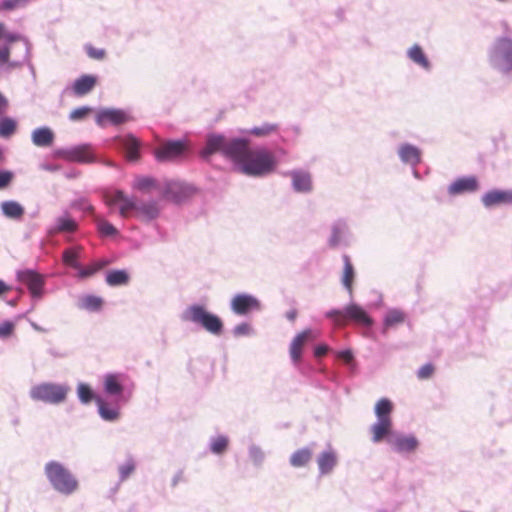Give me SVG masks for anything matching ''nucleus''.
Returning a JSON list of instances; mask_svg holds the SVG:
<instances>
[{"label": "nucleus", "mask_w": 512, "mask_h": 512, "mask_svg": "<svg viewBox=\"0 0 512 512\" xmlns=\"http://www.w3.org/2000/svg\"><path fill=\"white\" fill-rule=\"evenodd\" d=\"M243 151L235 159L241 171L249 176H262L272 172L276 161L273 154L265 149L251 150L244 140Z\"/></svg>", "instance_id": "obj_1"}, {"label": "nucleus", "mask_w": 512, "mask_h": 512, "mask_svg": "<svg viewBox=\"0 0 512 512\" xmlns=\"http://www.w3.org/2000/svg\"><path fill=\"white\" fill-rule=\"evenodd\" d=\"M44 470L46 477L56 491L70 495L78 490V480L60 462L50 461L45 465Z\"/></svg>", "instance_id": "obj_2"}, {"label": "nucleus", "mask_w": 512, "mask_h": 512, "mask_svg": "<svg viewBox=\"0 0 512 512\" xmlns=\"http://www.w3.org/2000/svg\"><path fill=\"white\" fill-rule=\"evenodd\" d=\"M243 142L244 140L242 139L229 140L223 135L211 134L207 137L206 145L201 151V156L207 158L212 154L221 153L234 162L244 149Z\"/></svg>", "instance_id": "obj_3"}, {"label": "nucleus", "mask_w": 512, "mask_h": 512, "mask_svg": "<svg viewBox=\"0 0 512 512\" xmlns=\"http://www.w3.org/2000/svg\"><path fill=\"white\" fill-rule=\"evenodd\" d=\"M326 317L338 327H344L349 322L363 327H371L373 325V320L368 313L361 306L355 303L347 305L342 310H330L326 313Z\"/></svg>", "instance_id": "obj_4"}, {"label": "nucleus", "mask_w": 512, "mask_h": 512, "mask_svg": "<svg viewBox=\"0 0 512 512\" xmlns=\"http://www.w3.org/2000/svg\"><path fill=\"white\" fill-rule=\"evenodd\" d=\"M184 319L201 325L206 331L214 335H220L223 330L222 320L200 305L190 306L185 311Z\"/></svg>", "instance_id": "obj_5"}, {"label": "nucleus", "mask_w": 512, "mask_h": 512, "mask_svg": "<svg viewBox=\"0 0 512 512\" xmlns=\"http://www.w3.org/2000/svg\"><path fill=\"white\" fill-rule=\"evenodd\" d=\"M68 392V386L55 383H41L31 388L30 396L36 401L59 404L65 401Z\"/></svg>", "instance_id": "obj_6"}, {"label": "nucleus", "mask_w": 512, "mask_h": 512, "mask_svg": "<svg viewBox=\"0 0 512 512\" xmlns=\"http://www.w3.org/2000/svg\"><path fill=\"white\" fill-rule=\"evenodd\" d=\"M493 66L502 72L512 71V39L508 37L498 38L489 54Z\"/></svg>", "instance_id": "obj_7"}, {"label": "nucleus", "mask_w": 512, "mask_h": 512, "mask_svg": "<svg viewBox=\"0 0 512 512\" xmlns=\"http://www.w3.org/2000/svg\"><path fill=\"white\" fill-rule=\"evenodd\" d=\"M187 151V144L181 140L162 142L154 150V156L159 162L173 161Z\"/></svg>", "instance_id": "obj_8"}, {"label": "nucleus", "mask_w": 512, "mask_h": 512, "mask_svg": "<svg viewBox=\"0 0 512 512\" xmlns=\"http://www.w3.org/2000/svg\"><path fill=\"white\" fill-rule=\"evenodd\" d=\"M319 335L320 332L316 329H305L293 338L290 344L289 353L294 363L300 362L304 346L316 340Z\"/></svg>", "instance_id": "obj_9"}, {"label": "nucleus", "mask_w": 512, "mask_h": 512, "mask_svg": "<svg viewBox=\"0 0 512 512\" xmlns=\"http://www.w3.org/2000/svg\"><path fill=\"white\" fill-rule=\"evenodd\" d=\"M17 279L28 288L33 297L40 298L42 296L45 282L41 274L33 270L19 271Z\"/></svg>", "instance_id": "obj_10"}, {"label": "nucleus", "mask_w": 512, "mask_h": 512, "mask_svg": "<svg viewBox=\"0 0 512 512\" xmlns=\"http://www.w3.org/2000/svg\"><path fill=\"white\" fill-rule=\"evenodd\" d=\"M62 157L71 162L91 163L95 156L93 149L88 144L72 147L62 152Z\"/></svg>", "instance_id": "obj_11"}, {"label": "nucleus", "mask_w": 512, "mask_h": 512, "mask_svg": "<svg viewBox=\"0 0 512 512\" xmlns=\"http://www.w3.org/2000/svg\"><path fill=\"white\" fill-rule=\"evenodd\" d=\"M232 310L238 315H245L260 308L259 301L252 295L237 294L231 301Z\"/></svg>", "instance_id": "obj_12"}, {"label": "nucleus", "mask_w": 512, "mask_h": 512, "mask_svg": "<svg viewBox=\"0 0 512 512\" xmlns=\"http://www.w3.org/2000/svg\"><path fill=\"white\" fill-rule=\"evenodd\" d=\"M131 118L124 111L119 109H104L96 116V123L99 126H106L108 123L120 125L130 121Z\"/></svg>", "instance_id": "obj_13"}, {"label": "nucleus", "mask_w": 512, "mask_h": 512, "mask_svg": "<svg viewBox=\"0 0 512 512\" xmlns=\"http://www.w3.org/2000/svg\"><path fill=\"white\" fill-rule=\"evenodd\" d=\"M479 188L478 180L474 176L462 177L455 180L449 187L450 195H458L467 192H474Z\"/></svg>", "instance_id": "obj_14"}, {"label": "nucleus", "mask_w": 512, "mask_h": 512, "mask_svg": "<svg viewBox=\"0 0 512 512\" xmlns=\"http://www.w3.org/2000/svg\"><path fill=\"white\" fill-rule=\"evenodd\" d=\"M393 423L392 420H378L370 427L372 434V441L379 443L386 439L389 442V438H393L392 434Z\"/></svg>", "instance_id": "obj_15"}, {"label": "nucleus", "mask_w": 512, "mask_h": 512, "mask_svg": "<svg viewBox=\"0 0 512 512\" xmlns=\"http://www.w3.org/2000/svg\"><path fill=\"white\" fill-rule=\"evenodd\" d=\"M482 202L486 207H492L499 204L512 203V190H492L482 197Z\"/></svg>", "instance_id": "obj_16"}, {"label": "nucleus", "mask_w": 512, "mask_h": 512, "mask_svg": "<svg viewBox=\"0 0 512 512\" xmlns=\"http://www.w3.org/2000/svg\"><path fill=\"white\" fill-rule=\"evenodd\" d=\"M389 443L398 452H413L418 447V440L412 435H394L389 438Z\"/></svg>", "instance_id": "obj_17"}, {"label": "nucleus", "mask_w": 512, "mask_h": 512, "mask_svg": "<svg viewBox=\"0 0 512 512\" xmlns=\"http://www.w3.org/2000/svg\"><path fill=\"white\" fill-rule=\"evenodd\" d=\"M78 229L77 222L68 214L58 217L55 225L49 230L51 235L60 233H74Z\"/></svg>", "instance_id": "obj_18"}, {"label": "nucleus", "mask_w": 512, "mask_h": 512, "mask_svg": "<svg viewBox=\"0 0 512 512\" xmlns=\"http://www.w3.org/2000/svg\"><path fill=\"white\" fill-rule=\"evenodd\" d=\"M129 161H136L139 158L140 141L133 135H125L119 139Z\"/></svg>", "instance_id": "obj_19"}, {"label": "nucleus", "mask_w": 512, "mask_h": 512, "mask_svg": "<svg viewBox=\"0 0 512 512\" xmlns=\"http://www.w3.org/2000/svg\"><path fill=\"white\" fill-rule=\"evenodd\" d=\"M163 196L170 201L179 203L186 197V188L180 182L169 181L163 188Z\"/></svg>", "instance_id": "obj_20"}, {"label": "nucleus", "mask_w": 512, "mask_h": 512, "mask_svg": "<svg viewBox=\"0 0 512 512\" xmlns=\"http://www.w3.org/2000/svg\"><path fill=\"white\" fill-rule=\"evenodd\" d=\"M31 139L37 147H49L53 144L55 135L50 128L40 127L32 132Z\"/></svg>", "instance_id": "obj_21"}, {"label": "nucleus", "mask_w": 512, "mask_h": 512, "mask_svg": "<svg viewBox=\"0 0 512 512\" xmlns=\"http://www.w3.org/2000/svg\"><path fill=\"white\" fill-rule=\"evenodd\" d=\"M97 83V77L94 75H82L75 80L73 92L77 96H84L94 89Z\"/></svg>", "instance_id": "obj_22"}, {"label": "nucleus", "mask_w": 512, "mask_h": 512, "mask_svg": "<svg viewBox=\"0 0 512 512\" xmlns=\"http://www.w3.org/2000/svg\"><path fill=\"white\" fill-rule=\"evenodd\" d=\"M0 208L5 217L16 221H20L25 213L24 207L13 200L3 201Z\"/></svg>", "instance_id": "obj_23"}, {"label": "nucleus", "mask_w": 512, "mask_h": 512, "mask_svg": "<svg viewBox=\"0 0 512 512\" xmlns=\"http://www.w3.org/2000/svg\"><path fill=\"white\" fill-rule=\"evenodd\" d=\"M293 187L298 192H309L312 189L311 176L308 173L294 171L291 173Z\"/></svg>", "instance_id": "obj_24"}, {"label": "nucleus", "mask_w": 512, "mask_h": 512, "mask_svg": "<svg viewBox=\"0 0 512 512\" xmlns=\"http://www.w3.org/2000/svg\"><path fill=\"white\" fill-rule=\"evenodd\" d=\"M159 207L157 202L149 201L146 203H137L136 214L143 220H152L159 214Z\"/></svg>", "instance_id": "obj_25"}, {"label": "nucleus", "mask_w": 512, "mask_h": 512, "mask_svg": "<svg viewBox=\"0 0 512 512\" xmlns=\"http://www.w3.org/2000/svg\"><path fill=\"white\" fill-rule=\"evenodd\" d=\"M392 402L387 398H381L375 405V414L378 420H392Z\"/></svg>", "instance_id": "obj_26"}, {"label": "nucleus", "mask_w": 512, "mask_h": 512, "mask_svg": "<svg viewBox=\"0 0 512 512\" xmlns=\"http://www.w3.org/2000/svg\"><path fill=\"white\" fill-rule=\"evenodd\" d=\"M399 155L406 163L415 165L420 162V151L412 145H403L399 150Z\"/></svg>", "instance_id": "obj_27"}, {"label": "nucleus", "mask_w": 512, "mask_h": 512, "mask_svg": "<svg viewBox=\"0 0 512 512\" xmlns=\"http://www.w3.org/2000/svg\"><path fill=\"white\" fill-rule=\"evenodd\" d=\"M104 389L110 395H120L123 392V386L118 375L108 374L104 379Z\"/></svg>", "instance_id": "obj_28"}, {"label": "nucleus", "mask_w": 512, "mask_h": 512, "mask_svg": "<svg viewBox=\"0 0 512 512\" xmlns=\"http://www.w3.org/2000/svg\"><path fill=\"white\" fill-rule=\"evenodd\" d=\"M343 262H344V270H343V276H342V283L345 286V288L349 291V293H352V284L354 280V268L350 261L349 256L344 255L343 256Z\"/></svg>", "instance_id": "obj_29"}, {"label": "nucleus", "mask_w": 512, "mask_h": 512, "mask_svg": "<svg viewBox=\"0 0 512 512\" xmlns=\"http://www.w3.org/2000/svg\"><path fill=\"white\" fill-rule=\"evenodd\" d=\"M312 458V451L308 448H303L295 451L290 457V464L293 467H303Z\"/></svg>", "instance_id": "obj_30"}, {"label": "nucleus", "mask_w": 512, "mask_h": 512, "mask_svg": "<svg viewBox=\"0 0 512 512\" xmlns=\"http://www.w3.org/2000/svg\"><path fill=\"white\" fill-rule=\"evenodd\" d=\"M336 461V455L333 452L329 451L322 453L317 460L321 473H329L336 465Z\"/></svg>", "instance_id": "obj_31"}, {"label": "nucleus", "mask_w": 512, "mask_h": 512, "mask_svg": "<svg viewBox=\"0 0 512 512\" xmlns=\"http://www.w3.org/2000/svg\"><path fill=\"white\" fill-rule=\"evenodd\" d=\"M129 275L125 270H112L106 276V282L110 286L126 285Z\"/></svg>", "instance_id": "obj_32"}, {"label": "nucleus", "mask_w": 512, "mask_h": 512, "mask_svg": "<svg viewBox=\"0 0 512 512\" xmlns=\"http://www.w3.org/2000/svg\"><path fill=\"white\" fill-rule=\"evenodd\" d=\"M97 404H98V408H99V413L101 415V417L104 419V420H107V421H114L116 419H118L119 417V411L116 409V408H112L110 407L104 400H102L101 398H95Z\"/></svg>", "instance_id": "obj_33"}, {"label": "nucleus", "mask_w": 512, "mask_h": 512, "mask_svg": "<svg viewBox=\"0 0 512 512\" xmlns=\"http://www.w3.org/2000/svg\"><path fill=\"white\" fill-rule=\"evenodd\" d=\"M405 321V314L400 310H390L384 318V332L391 327H395Z\"/></svg>", "instance_id": "obj_34"}, {"label": "nucleus", "mask_w": 512, "mask_h": 512, "mask_svg": "<svg viewBox=\"0 0 512 512\" xmlns=\"http://www.w3.org/2000/svg\"><path fill=\"white\" fill-rule=\"evenodd\" d=\"M103 300L94 295H87L81 298L80 307L88 311H99L102 308Z\"/></svg>", "instance_id": "obj_35"}, {"label": "nucleus", "mask_w": 512, "mask_h": 512, "mask_svg": "<svg viewBox=\"0 0 512 512\" xmlns=\"http://www.w3.org/2000/svg\"><path fill=\"white\" fill-rule=\"evenodd\" d=\"M17 130V122L10 117L0 119V137L9 138Z\"/></svg>", "instance_id": "obj_36"}, {"label": "nucleus", "mask_w": 512, "mask_h": 512, "mask_svg": "<svg viewBox=\"0 0 512 512\" xmlns=\"http://www.w3.org/2000/svg\"><path fill=\"white\" fill-rule=\"evenodd\" d=\"M408 55L413 62L417 63L423 68L427 69L429 67V61L420 46H412L408 52Z\"/></svg>", "instance_id": "obj_37"}, {"label": "nucleus", "mask_w": 512, "mask_h": 512, "mask_svg": "<svg viewBox=\"0 0 512 512\" xmlns=\"http://www.w3.org/2000/svg\"><path fill=\"white\" fill-rule=\"evenodd\" d=\"M80 250H81V248L66 249L63 252V257H62L64 264H66L72 268L79 269L80 265L77 260L79 258Z\"/></svg>", "instance_id": "obj_38"}, {"label": "nucleus", "mask_w": 512, "mask_h": 512, "mask_svg": "<svg viewBox=\"0 0 512 512\" xmlns=\"http://www.w3.org/2000/svg\"><path fill=\"white\" fill-rule=\"evenodd\" d=\"M277 130V124L265 123L262 126L252 128L250 133L257 137H265L276 132Z\"/></svg>", "instance_id": "obj_39"}, {"label": "nucleus", "mask_w": 512, "mask_h": 512, "mask_svg": "<svg viewBox=\"0 0 512 512\" xmlns=\"http://www.w3.org/2000/svg\"><path fill=\"white\" fill-rule=\"evenodd\" d=\"M97 229L103 236H114L117 234V229L108 221L97 218L96 219Z\"/></svg>", "instance_id": "obj_40"}, {"label": "nucleus", "mask_w": 512, "mask_h": 512, "mask_svg": "<svg viewBox=\"0 0 512 512\" xmlns=\"http://www.w3.org/2000/svg\"><path fill=\"white\" fill-rule=\"evenodd\" d=\"M136 207H137V202H135L132 199L125 196V198L120 203V208H119L120 215L123 218H127L130 216V213L132 211L136 212Z\"/></svg>", "instance_id": "obj_41"}, {"label": "nucleus", "mask_w": 512, "mask_h": 512, "mask_svg": "<svg viewBox=\"0 0 512 512\" xmlns=\"http://www.w3.org/2000/svg\"><path fill=\"white\" fill-rule=\"evenodd\" d=\"M106 264H107V262H105V261H97L83 269H80L79 276L81 278L90 277V276L94 275L96 272H98L99 270H101L102 268H104Z\"/></svg>", "instance_id": "obj_42"}, {"label": "nucleus", "mask_w": 512, "mask_h": 512, "mask_svg": "<svg viewBox=\"0 0 512 512\" xmlns=\"http://www.w3.org/2000/svg\"><path fill=\"white\" fill-rule=\"evenodd\" d=\"M228 447V439L224 436H219L212 440L211 451L215 454H222Z\"/></svg>", "instance_id": "obj_43"}, {"label": "nucleus", "mask_w": 512, "mask_h": 512, "mask_svg": "<svg viewBox=\"0 0 512 512\" xmlns=\"http://www.w3.org/2000/svg\"><path fill=\"white\" fill-rule=\"evenodd\" d=\"M77 391H78L79 399L83 403H89L90 401H92L95 398L93 391L87 384H83V383L80 384L78 386Z\"/></svg>", "instance_id": "obj_44"}, {"label": "nucleus", "mask_w": 512, "mask_h": 512, "mask_svg": "<svg viewBox=\"0 0 512 512\" xmlns=\"http://www.w3.org/2000/svg\"><path fill=\"white\" fill-rule=\"evenodd\" d=\"M135 188L140 191H149L156 188V182L152 178L142 177L136 180Z\"/></svg>", "instance_id": "obj_45"}, {"label": "nucleus", "mask_w": 512, "mask_h": 512, "mask_svg": "<svg viewBox=\"0 0 512 512\" xmlns=\"http://www.w3.org/2000/svg\"><path fill=\"white\" fill-rule=\"evenodd\" d=\"M91 108L89 107H79L71 111L69 118L72 121H80L87 117L91 113Z\"/></svg>", "instance_id": "obj_46"}, {"label": "nucleus", "mask_w": 512, "mask_h": 512, "mask_svg": "<svg viewBox=\"0 0 512 512\" xmlns=\"http://www.w3.org/2000/svg\"><path fill=\"white\" fill-rule=\"evenodd\" d=\"M135 470V464L132 460L127 461L119 467L120 479L126 480Z\"/></svg>", "instance_id": "obj_47"}, {"label": "nucleus", "mask_w": 512, "mask_h": 512, "mask_svg": "<svg viewBox=\"0 0 512 512\" xmlns=\"http://www.w3.org/2000/svg\"><path fill=\"white\" fill-rule=\"evenodd\" d=\"M15 324L11 321H5L0 324V339H6L13 335Z\"/></svg>", "instance_id": "obj_48"}, {"label": "nucleus", "mask_w": 512, "mask_h": 512, "mask_svg": "<svg viewBox=\"0 0 512 512\" xmlns=\"http://www.w3.org/2000/svg\"><path fill=\"white\" fill-rule=\"evenodd\" d=\"M86 49V52L88 54V56L92 59H95V60H102L105 58L106 56V52L104 49H101V48H96L92 45H87L85 47Z\"/></svg>", "instance_id": "obj_49"}, {"label": "nucleus", "mask_w": 512, "mask_h": 512, "mask_svg": "<svg viewBox=\"0 0 512 512\" xmlns=\"http://www.w3.org/2000/svg\"><path fill=\"white\" fill-rule=\"evenodd\" d=\"M125 194L121 190H117L109 195H106V203L109 206L120 204L122 200L125 198Z\"/></svg>", "instance_id": "obj_50"}, {"label": "nucleus", "mask_w": 512, "mask_h": 512, "mask_svg": "<svg viewBox=\"0 0 512 512\" xmlns=\"http://www.w3.org/2000/svg\"><path fill=\"white\" fill-rule=\"evenodd\" d=\"M1 38L5 39L7 44H13L21 40V37L19 35L6 32L3 23H0V39Z\"/></svg>", "instance_id": "obj_51"}, {"label": "nucleus", "mask_w": 512, "mask_h": 512, "mask_svg": "<svg viewBox=\"0 0 512 512\" xmlns=\"http://www.w3.org/2000/svg\"><path fill=\"white\" fill-rule=\"evenodd\" d=\"M434 366L430 363L423 365L417 372V377L420 380H425L430 378L434 373Z\"/></svg>", "instance_id": "obj_52"}, {"label": "nucleus", "mask_w": 512, "mask_h": 512, "mask_svg": "<svg viewBox=\"0 0 512 512\" xmlns=\"http://www.w3.org/2000/svg\"><path fill=\"white\" fill-rule=\"evenodd\" d=\"M13 178L14 174L11 171H0V190L7 188L11 184Z\"/></svg>", "instance_id": "obj_53"}, {"label": "nucleus", "mask_w": 512, "mask_h": 512, "mask_svg": "<svg viewBox=\"0 0 512 512\" xmlns=\"http://www.w3.org/2000/svg\"><path fill=\"white\" fill-rule=\"evenodd\" d=\"M342 239V231L339 227H334L332 230L331 237L329 239V244L331 247H336Z\"/></svg>", "instance_id": "obj_54"}, {"label": "nucleus", "mask_w": 512, "mask_h": 512, "mask_svg": "<svg viewBox=\"0 0 512 512\" xmlns=\"http://www.w3.org/2000/svg\"><path fill=\"white\" fill-rule=\"evenodd\" d=\"M12 44H7L5 46L0 47V64H6L9 61L10 50Z\"/></svg>", "instance_id": "obj_55"}, {"label": "nucleus", "mask_w": 512, "mask_h": 512, "mask_svg": "<svg viewBox=\"0 0 512 512\" xmlns=\"http://www.w3.org/2000/svg\"><path fill=\"white\" fill-rule=\"evenodd\" d=\"M251 332V326L247 323H242L234 328V334L236 336L249 335Z\"/></svg>", "instance_id": "obj_56"}, {"label": "nucleus", "mask_w": 512, "mask_h": 512, "mask_svg": "<svg viewBox=\"0 0 512 512\" xmlns=\"http://www.w3.org/2000/svg\"><path fill=\"white\" fill-rule=\"evenodd\" d=\"M20 5V0H5L0 4V11L3 10H14Z\"/></svg>", "instance_id": "obj_57"}, {"label": "nucleus", "mask_w": 512, "mask_h": 512, "mask_svg": "<svg viewBox=\"0 0 512 512\" xmlns=\"http://www.w3.org/2000/svg\"><path fill=\"white\" fill-rule=\"evenodd\" d=\"M338 356L343 359L346 363H350L353 360V354L349 350L341 351Z\"/></svg>", "instance_id": "obj_58"}, {"label": "nucleus", "mask_w": 512, "mask_h": 512, "mask_svg": "<svg viewBox=\"0 0 512 512\" xmlns=\"http://www.w3.org/2000/svg\"><path fill=\"white\" fill-rule=\"evenodd\" d=\"M328 351V347L326 345H319L314 350L315 357H322L324 356Z\"/></svg>", "instance_id": "obj_59"}, {"label": "nucleus", "mask_w": 512, "mask_h": 512, "mask_svg": "<svg viewBox=\"0 0 512 512\" xmlns=\"http://www.w3.org/2000/svg\"><path fill=\"white\" fill-rule=\"evenodd\" d=\"M8 107L7 99L0 93V115L5 113Z\"/></svg>", "instance_id": "obj_60"}, {"label": "nucleus", "mask_w": 512, "mask_h": 512, "mask_svg": "<svg viewBox=\"0 0 512 512\" xmlns=\"http://www.w3.org/2000/svg\"><path fill=\"white\" fill-rule=\"evenodd\" d=\"M9 291H11V287L0 279V296L8 293Z\"/></svg>", "instance_id": "obj_61"}, {"label": "nucleus", "mask_w": 512, "mask_h": 512, "mask_svg": "<svg viewBox=\"0 0 512 512\" xmlns=\"http://www.w3.org/2000/svg\"><path fill=\"white\" fill-rule=\"evenodd\" d=\"M298 315V312L296 309H291L286 313V317L289 321L293 322L295 321L296 317Z\"/></svg>", "instance_id": "obj_62"}, {"label": "nucleus", "mask_w": 512, "mask_h": 512, "mask_svg": "<svg viewBox=\"0 0 512 512\" xmlns=\"http://www.w3.org/2000/svg\"><path fill=\"white\" fill-rule=\"evenodd\" d=\"M32 327L36 330V331H40V332H46L45 329L41 328L39 325H37L36 323H31Z\"/></svg>", "instance_id": "obj_63"}, {"label": "nucleus", "mask_w": 512, "mask_h": 512, "mask_svg": "<svg viewBox=\"0 0 512 512\" xmlns=\"http://www.w3.org/2000/svg\"><path fill=\"white\" fill-rule=\"evenodd\" d=\"M180 479V476H177L174 480H173V485L175 486L177 484V482L179 481Z\"/></svg>", "instance_id": "obj_64"}]
</instances>
